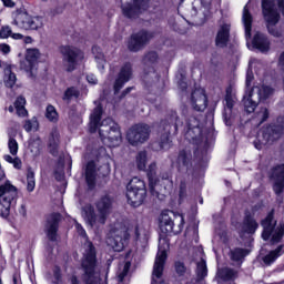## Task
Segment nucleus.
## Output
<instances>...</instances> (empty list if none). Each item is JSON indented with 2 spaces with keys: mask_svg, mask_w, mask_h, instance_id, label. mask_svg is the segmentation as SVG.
<instances>
[{
  "mask_svg": "<svg viewBox=\"0 0 284 284\" xmlns=\"http://www.w3.org/2000/svg\"><path fill=\"white\" fill-rule=\"evenodd\" d=\"M102 114L103 106L99 104L91 113L89 130L92 133L99 130V136L102 143L108 145V148H118V145H121V141L123 140L121 135V128L116 122H114V120H112V118H106L99 123Z\"/></svg>",
  "mask_w": 284,
  "mask_h": 284,
  "instance_id": "obj_1",
  "label": "nucleus"
},
{
  "mask_svg": "<svg viewBox=\"0 0 284 284\" xmlns=\"http://www.w3.org/2000/svg\"><path fill=\"white\" fill-rule=\"evenodd\" d=\"M75 230L78 234L84 239L82 267L85 284H108V276L101 278V274L97 272V248H94L92 242L88 241L85 229L77 222Z\"/></svg>",
  "mask_w": 284,
  "mask_h": 284,
  "instance_id": "obj_2",
  "label": "nucleus"
},
{
  "mask_svg": "<svg viewBox=\"0 0 284 284\" xmlns=\"http://www.w3.org/2000/svg\"><path fill=\"white\" fill-rule=\"evenodd\" d=\"M112 197L103 195L95 202V209L92 204H87L82 207V217L88 227L91 230H99L105 225L108 217L112 214ZM98 212V213H97Z\"/></svg>",
  "mask_w": 284,
  "mask_h": 284,
  "instance_id": "obj_3",
  "label": "nucleus"
},
{
  "mask_svg": "<svg viewBox=\"0 0 284 284\" xmlns=\"http://www.w3.org/2000/svg\"><path fill=\"white\" fill-rule=\"evenodd\" d=\"M183 125V121L179 119L176 112H172L169 118L160 124V139L153 143V150H170V135L178 134L179 128Z\"/></svg>",
  "mask_w": 284,
  "mask_h": 284,
  "instance_id": "obj_4",
  "label": "nucleus"
},
{
  "mask_svg": "<svg viewBox=\"0 0 284 284\" xmlns=\"http://www.w3.org/2000/svg\"><path fill=\"white\" fill-rule=\"evenodd\" d=\"M262 227L263 241H270L271 245H276V243H281L284 236V224L280 223L276 226V220H274V210H272L267 214V216L264 220H262Z\"/></svg>",
  "mask_w": 284,
  "mask_h": 284,
  "instance_id": "obj_5",
  "label": "nucleus"
},
{
  "mask_svg": "<svg viewBox=\"0 0 284 284\" xmlns=\"http://www.w3.org/2000/svg\"><path fill=\"white\" fill-rule=\"evenodd\" d=\"M272 94H274V88L270 85L253 87L248 94H245L243 99L246 112H248V114H252V112L256 110V105H258L261 101L270 99Z\"/></svg>",
  "mask_w": 284,
  "mask_h": 284,
  "instance_id": "obj_6",
  "label": "nucleus"
},
{
  "mask_svg": "<svg viewBox=\"0 0 284 284\" xmlns=\"http://www.w3.org/2000/svg\"><path fill=\"white\" fill-rule=\"evenodd\" d=\"M19 193L17 186L12 185L10 181L0 185V216L8 219L10 216V209L17 205Z\"/></svg>",
  "mask_w": 284,
  "mask_h": 284,
  "instance_id": "obj_7",
  "label": "nucleus"
},
{
  "mask_svg": "<svg viewBox=\"0 0 284 284\" xmlns=\"http://www.w3.org/2000/svg\"><path fill=\"white\" fill-rule=\"evenodd\" d=\"M146 196L148 189L145 187V181L133 178L126 185L128 203L133 207H140V205H143Z\"/></svg>",
  "mask_w": 284,
  "mask_h": 284,
  "instance_id": "obj_8",
  "label": "nucleus"
},
{
  "mask_svg": "<svg viewBox=\"0 0 284 284\" xmlns=\"http://www.w3.org/2000/svg\"><path fill=\"white\" fill-rule=\"evenodd\" d=\"M284 132V118H277V124L266 126L263 129L262 134L258 135L257 140L253 142L256 150H263L264 145L274 143V141L281 139Z\"/></svg>",
  "mask_w": 284,
  "mask_h": 284,
  "instance_id": "obj_9",
  "label": "nucleus"
},
{
  "mask_svg": "<svg viewBox=\"0 0 284 284\" xmlns=\"http://www.w3.org/2000/svg\"><path fill=\"white\" fill-rule=\"evenodd\" d=\"M129 240L130 233L128 232V227L121 223H115L106 239V245L111 247L113 252H123Z\"/></svg>",
  "mask_w": 284,
  "mask_h": 284,
  "instance_id": "obj_10",
  "label": "nucleus"
},
{
  "mask_svg": "<svg viewBox=\"0 0 284 284\" xmlns=\"http://www.w3.org/2000/svg\"><path fill=\"white\" fill-rule=\"evenodd\" d=\"M185 225V219L181 214H176L172 211H164L160 216V230L163 234H170L174 232L179 234Z\"/></svg>",
  "mask_w": 284,
  "mask_h": 284,
  "instance_id": "obj_11",
  "label": "nucleus"
},
{
  "mask_svg": "<svg viewBox=\"0 0 284 284\" xmlns=\"http://www.w3.org/2000/svg\"><path fill=\"white\" fill-rule=\"evenodd\" d=\"M262 12L270 34L281 37V32L275 28L276 23L281 21V13H278L274 0H262Z\"/></svg>",
  "mask_w": 284,
  "mask_h": 284,
  "instance_id": "obj_12",
  "label": "nucleus"
},
{
  "mask_svg": "<svg viewBox=\"0 0 284 284\" xmlns=\"http://www.w3.org/2000/svg\"><path fill=\"white\" fill-rule=\"evenodd\" d=\"M12 19V26H17L21 30H39V28H43V18L39 16L32 17L26 11H14Z\"/></svg>",
  "mask_w": 284,
  "mask_h": 284,
  "instance_id": "obj_13",
  "label": "nucleus"
},
{
  "mask_svg": "<svg viewBox=\"0 0 284 284\" xmlns=\"http://www.w3.org/2000/svg\"><path fill=\"white\" fill-rule=\"evenodd\" d=\"M60 53L62 55V64L67 72H74L79 61H83V51L77 47L62 45L60 48Z\"/></svg>",
  "mask_w": 284,
  "mask_h": 284,
  "instance_id": "obj_14",
  "label": "nucleus"
},
{
  "mask_svg": "<svg viewBox=\"0 0 284 284\" xmlns=\"http://www.w3.org/2000/svg\"><path fill=\"white\" fill-rule=\"evenodd\" d=\"M148 139H150V125L148 124H135L126 133V140L131 145H141Z\"/></svg>",
  "mask_w": 284,
  "mask_h": 284,
  "instance_id": "obj_15",
  "label": "nucleus"
},
{
  "mask_svg": "<svg viewBox=\"0 0 284 284\" xmlns=\"http://www.w3.org/2000/svg\"><path fill=\"white\" fill-rule=\"evenodd\" d=\"M154 39V32L152 31H139L133 33L128 42V49L130 52H139L143 50Z\"/></svg>",
  "mask_w": 284,
  "mask_h": 284,
  "instance_id": "obj_16",
  "label": "nucleus"
},
{
  "mask_svg": "<svg viewBox=\"0 0 284 284\" xmlns=\"http://www.w3.org/2000/svg\"><path fill=\"white\" fill-rule=\"evenodd\" d=\"M187 130L185 132V139L195 145H201V143L206 142L205 138H203V130L201 129V123L194 116L190 118L186 122Z\"/></svg>",
  "mask_w": 284,
  "mask_h": 284,
  "instance_id": "obj_17",
  "label": "nucleus"
},
{
  "mask_svg": "<svg viewBox=\"0 0 284 284\" xmlns=\"http://www.w3.org/2000/svg\"><path fill=\"white\" fill-rule=\"evenodd\" d=\"M175 166L180 174H192L194 172V165L192 164V151L190 149H184L180 151Z\"/></svg>",
  "mask_w": 284,
  "mask_h": 284,
  "instance_id": "obj_18",
  "label": "nucleus"
},
{
  "mask_svg": "<svg viewBox=\"0 0 284 284\" xmlns=\"http://www.w3.org/2000/svg\"><path fill=\"white\" fill-rule=\"evenodd\" d=\"M148 8V0H133V3L126 2L122 4V12L128 19H136V17L145 12Z\"/></svg>",
  "mask_w": 284,
  "mask_h": 284,
  "instance_id": "obj_19",
  "label": "nucleus"
},
{
  "mask_svg": "<svg viewBox=\"0 0 284 284\" xmlns=\"http://www.w3.org/2000/svg\"><path fill=\"white\" fill-rule=\"evenodd\" d=\"M132 74H133L132 63H130V62L124 63L120 68L118 78L115 79V82L113 85L114 92H119V90H121V88H123V85H125L129 81H131Z\"/></svg>",
  "mask_w": 284,
  "mask_h": 284,
  "instance_id": "obj_20",
  "label": "nucleus"
},
{
  "mask_svg": "<svg viewBox=\"0 0 284 284\" xmlns=\"http://www.w3.org/2000/svg\"><path fill=\"white\" fill-rule=\"evenodd\" d=\"M191 105L196 112H203L207 108V95L205 90L196 89L191 94Z\"/></svg>",
  "mask_w": 284,
  "mask_h": 284,
  "instance_id": "obj_21",
  "label": "nucleus"
},
{
  "mask_svg": "<svg viewBox=\"0 0 284 284\" xmlns=\"http://www.w3.org/2000/svg\"><path fill=\"white\" fill-rule=\"evenodd\" d=\"M271 179L274 181L275 194H282L284 189V164L276 165L271 171Z\"/></svg>",
  "mask_w": 284,
  "mask_h": 284,
  "instance_id": "obj_22",
  "label": "nucleus"
},
{
  "mask_svg": "<svg viewBox=\"0 0 284 284\" xmlns=\"http://www.w3.org/2000/svg\"><path fill=\"white\" fill-rule=\"evenodd\" d=\"M59 221H61V214L59 213H53L47 217L45 232L49 241H57Z\"/></svg>",
  "mask_w": 284,
  "mask_h": 284,
  "instance_id": "obj_23",
  "label": "nucleus"
},
{
  "mask_svg": "<svg viewBox=\"0 0 284 284\" xmlns=\"http://www.w3.org/2000/svg\"><path fill=\"white\" fill-rule=\"evenodd\" d=\"M40 58L41 53L38 51V49H29L27 51L26 60L21 63V69L26 72H31Z\"/></svg>",
  "mask_w": 284,
  "mask_h": 284,
  "instance_id": "obj_24",
  "label": "nucleus"
},
{
  "mask_svg": "<svg viewBox=\"0 0 284 284\" xmlns=\"http://www.w3.org/2000/svg\"><path fill=\"white\" fill-rule=\"evenodd\" d=\"M85 181L89 190L97 187V165L94 162H89L85 169Z\"/></svg>",
  "mask_w": 284,
  "mask_h": 284,
  "instance_id": "obj_25",
  "label": "nucleus"
},
{
  "mask_svg": "<svg viewBox=\"0 0 284 284\" xmlns=\"http://www.w3.org/2000/svg\"><path fill=\"white\" fill-rule=\"evenodd\" d=\"M230 41V24H222L217 31L215 43L217 48H225Z\"/></svg>",
  "mask_w": 284,
  "mask_h": 284,
  "instance_id": "obj_26",
  "label": "nucleus"
},
{
  "mask_svg": "<svg viewBox=\"0 0 284 284\" xmlns=\"http://www.w3.org/2000/svg\"><path fill=\"white\" fill-rule=\"evenodd\" d=\"M253 45L256 50H260V52H267V50H270V40H267L265 34L257 32L254 36Z\"/></svg>",
  "mask_w": 284,
  "mask_h": 284,
  "instance_id": "obj_27",
  "label": "nucleus"
},
{
  "mask_svg": "<svg viewBox=\"0 0 284 284\" xmlns=\"http://www.w3.org/2000/svg\"><path fill=\"white\" fill-rule=\"evenodd\" d=\"M49 152L53 156H57V154H59V131L57 129H53L51 131L49 138Z\"/></svg>",
  "mask_w": 284,
  "mask_h": 284,
  "instance_id": "obj_28",
  "label": "nucleus"
},
{
  "mask_svg": "<svg viewBox=\"0 0 284 284\" xmlns=\"http://www.w3.org/2000/svg\"><path fill=\"white\" fill-rule=\"evenodd\" d=\"M92 54L95 59V63L98 64V69L100 71L105 70V55L103 54V50L100 47L94 45L92 48Z\"/></svg>",
  "mask_w": 284,
  "mask_h": 284,
  "instance_id": "obj_29",
  "label": "nucleus"
},
{
  "mask_svg": "<svg viewBox=\"0 0 284 284\" xmlns=\"http://www.w3.org/2000/svg\"><path fill=\"white\" fill-rule=\"evenodd\" d=\"M242 21L244 23L246 38L252 37V14L250 13L247 6L243 9Z\"/></svg>",
  "mask_w": 284,
  "mask_h": 284,
  "instance_id": "obj_30",
  "label": "nucleus"
},
{
  "mask_svg": "<svg viewBox=\"0 0 284 284\" xmlns=\"http://www.w3.org/2000/svg\"><path fill=\"white\" fill-rule=\"evenodd\" d=\"M236 276V271L230 267H223L217 271V278H220L221 281H234Z\"/></svg>",
  "mask_w": 284,
  "mask_h": 284,
  "instance_id": "obj_31",
  "label": "nucleus"
},
{
  "mask_svg": "<svg viewBox=\"0 0 284 284\" xmlns=\"http://www.w3.org/2000/svg\"><path fill=\"white\" fill-rule=\"evenodd\" d=\"M258 230V223L252 216H246L243 223V231L246 234H254Z\"/></svg>",
  "mask_w": 284,
  "mask_h": 284,
  "instance_id": "obj_32",
  "label": "nucleus"
},
{
  "mask_svg": "<svg viewBox=\"0 0 284 284\" xmlns=\"http://www.w3.org/2000/svg\"><path fill=\"white\" fill-rule=\"evenodd\" d=\"M283 254V245L276 247V250L271 251L267 255L263 257V263L266 265H272Z\"/></svg>",
  "mask_w": 284,
  "mask_h": 284,
  "instance_id": "obj_33",
  "label": "nucleus"
},
{
  "mask_svg": "<svg viewBox=\"0 0 284 284\" xmlns=\"http://www.w3.org/2000/svg\"><path fill=\"white\" fill-rule=\"evenodd\" d=\"M135 163L138 170L144 171L148 168V152L140 151L135 156Z\"/></svg>",
  "mask_w": 284,
  "mask_h": 284,
  "instance_id": "obj_34",
  "label": "nucleus"
},
{
  "mask_svg": "<svg viewBox=\"0 0 284 284\" xmlns=\"http://www.w3.org/2000/svg\"><path fill=\"white\" fill-rule=\"evenodd\" d=\"M159 60V54L154 51L148 52L143 58V64L146 68H151V72H154V68L152 65Z\"/></svg>",
  "mask_w": 284,
  "mask_h": 284,
  "instance_id": "obj_35",
  "label": "nucleus"
},
{
  "mask_svg": "<svg viewBox=\"0 0 284 284\" xmlns=\"http://www.w3.org/2000/svg\"><path fill=\"white\" fill-rule=\"evenodd\" d=\"M17 83V74L10 70V68H7L4 70V85L6 88H14V84Z\"/></svg>",
  "mask_w": 284,
  "mask_h": 284,
  "instance_id": "obj_36",
  "label": "nucleus"
},
{
  "mask_svg": "<svg viewBox=\"0 0 284 284\" xmlns=\"http://www.w3.org/2000/svg\"><path fill=\"white\" fill-rule=\"evenodd\" d=\"M131 263L126 262L123 265L122 271L118 274V282L119 284H129L130 280H128V273L130 272Z\"/></svg>",
  "mask_w": 284,
  "mask_h": 284,
  "instance_id": "obj_37",
  "label": "nucleus"
},
{
  "mask_svg": "<svg viewBox=\"0 0 284 284\" xmlns=\"http://www.w3.org/2000/svg\"><path fill=\"white\" fill-rule=\"evenodd\" d=\"M196 275L197 281H203V278L207 276V263L205 262V260H201L200 262H197Z\"/></svg>",
  "mask_w": 284,
  "mask_h": 284,
  "instance_id": "obj_38",
  "label": "nucleus"
},
{
  "mask_svg": "<svg viewBox=\"0 0 284 284\" xmlns=\"http://www.w3.org/2000/svg\"><path fill=\"white\" fill-rule=\"evenodd\" d=\"M179 182V196L180 201H183L187 196V181L184 178H178Z\"/></svg>",
  "mask_w": 284,
  "mask_h": 284,
  "instance_id": "obj_39",
  "label": "nucleus"
},
{
  "mask_svg": "<svg viewBox=\"0 0 284 284\" xmlns=\"http://www.w3.org/2000/svg\"><path fill=\"white\" fill-rule=\"evenodd\" d=\"M34 187H37V181L34 180V171H32V169H28L27 190L28 192H34Z\"/></svg>",
  "mask_w": 284,
  "mask_h": 284,
  "instance_id": "obj_40",
  "label": "nucleus"
},
{
  "mask_svg": "<svg viewBox=\"0 0 284 284\" xmlns=\"http://www.w3.org/2000/svg\"><path fill=\"white\" fill-rule=\"evenodd\" d=\"M250 254V252H247V250L245 248H235L233 251H231V260L232 261H243V258H245V256Z\"/></svg>",
  "mask_w": 284,
  "mask_h": 284,
  "instance_id": "obj_41",
  "label": "nucleus"
},
{
  "mask_svg": "<svg viewBox=\"0 0 284 284\" xmlns=\"http://www.w3.org/2000/svg\"><path fill=\"white\" fill-rule=\"evenodd\" d=\"M23 129L26 130V132H37V130H39V121L37 120V118H32L31 120H26L24 124H23Z\"/></svg>",
  "mask_w": 284,
  "mask_h": 284,
  "instance_id": "obj_42",
  "label": "nucleus"
},
{
  "mask_svg": "<svg viewBox=\"0 0 284 284\" xmlns=\"http://www.w3.org/2000/svg\"><path fill=\"white\" fill-rule=\"evenodd\" d=\"M79 90H77L74 87H71L65 90L63 101H72V99H79Z\"/></svg>",
  "mask_w": 284,
  "mask_h": 284,
  "instance_id": "obj_43",
  "label": "nucleus"
},
{
  "mask_svg": "<svg viewBox=\"0 0 284 284\" xmlns=\"http://www.w3.org/2000/svg\"><path fill=\"white\" fill-rule=\"evenodd\" d=\"M40 148H41V140L40 139H31L29 141V150L32 154H39Z\"/></svg>",
  "mask_w": 284,
  "mask_h": 284,
  "instance_id": "obj_44",
  "label": "nucleus"
},
{
  "mask_svg": "<svg viewBox=\"0 0 284 284\" xmlns=\"http://www.w3.org/2000/svg\"><path fill=\"white\" fill-rule=\"evenodd\" d=\"M175 271L179 276H185V278H190V273L185 268V265L181 262L175 263Z\"/></svg>",
  "mask_w": 284,
  "mask_h": 284,
  "instance_id": "obj_45",
  "label": "nucleus"
},
{
  "mask_svg": "<svg viewBox=\"0 0 284 284\" xmlns=\"http://www.w3.org/2000/svg\"><path fill=\"white\" fill-rule=\"evenodd\" d=\"M223 119L225 125H232L234 121V113L232 112V109H224Z\"/></svg>",
  "mask_w": 284,
  "mask_h": 284,
  "instance_id": "obj_46",
  "label": "nucleus"
},
{
  "mask_svg": "<svg viewBox=\"0 0 284 284\" xmlns=\"http://www.w3.org/2000/svg\"><path fill=\"white\" fill-rule=\"evenodd\" d=\"M45 116L47 119H49V121H57L59 116V114L57 113V109L52 105H48Z\"/></svg>",
  "mask_w": 284,
  "mask_h": 284,
  "instance_id": "obj_47",
  "label": "nucleus"
},
{
  "mask_svg": "<svg viewBox=\"0 0 284 284\" xmlns=\"http://www.w3.org/2000/svg\"><path fill=\"white\" fill-rule=\"evenodd\" d=\"M8 145H9L10 154H12L13 156H17V152H19V143H17V140H14V138H10Z\"/></svg>",
  "mask_w": 284,
  "mask_h": 284,
  "instance_id": "obj_48",
  "label": "nucleus"
},
{
  "mask_svg": "<svg viewBox=\"0 0 284 284\" xmlns=\"http://www.w3.org/2000/svg\"><path fill=\"white\" fill-rule=\"evenodd\" d=\"M268 118L270 111H267V108H262L260 112H257V120L260 121V123H265Z\"/></svg>",
  "mask_w": 284,
  "mask_h": 284,
  "instance_id": "obj_49",
  "label": "nucleus"
},
{
  "mask_svg": "<svg viewBox=\"0 0 284 284\" xmlns=\"http://www.w3.org/2000/svg\"><path fill=\"white\" fill-rule=\"evenodd\" d=\"M8 37H12V29L8 26L2 27L0 30V39H8Z\"/></svg>",
  "mask_w": 284,
  "mask_h": 284,
  "instance_id": "obj_50",
  "label": "nucleus"
},
{
  "mask_svg": "<svg viewBox=\"0 0 284 284\" xmlns=\"http://www.w3.org/2000/svg\"><path fill=\"white\" fill-rule=\"evenodd\" d=\"M234 108V98H232V93H226L225 95V109L232 110Z\"/></svg>",
  "mask_w": 284,
  "mask_h": 284,
  "instance_id": "obj_51",
  "label": "nucleus"
},
{
  "mask_svg": "<svg viewBox=\"0 0 284 284\" xmlns=\"http://www.w3.org/2000/svg\"><path fill=\"white\" fill-rule=\"evenodd\" d=\"M148 176L150 181H152L153 176H156V164L154 162L149 165Z\"/></svg>",
  "mask_w": 284,
  "mask_h": 284,
  "instance_id": "obj_52",
  "label": "nucleus"
},
{
  "mask_svg": "<svg viewBox=\"0 0 284 284\" xmlns=\"http://www.w3.org/2000/svg\"><path fill=\"white\" fill-rule=\"evenodd\" d=\"M252 81H254V73L252 72L251 69H248L246 72V81H245L246 88H250V85H252Z\"/></svg>",
  "mask_w": 284,
  "mask_h": 284,
  "instance_id": "obj_53",
  "label": "nucleus"
},
{
  "mask_svg": "<svg viewBox=\"0 0 284 284\" xmlns=\"http://www.w3.org/2000/svg\"><path fill=\"white\" fill-rule=\"evenodd\" d=\"M14 108H26V98L20 95L14 102Z\"/></svg>",
  "mask_w": 284,
  "mask_h": 284,
  "instance_id": "obj_54",
  "label": "nucleus"
},
{
  "mask_svg": "<svg viewBox=\"0 0 284 284\" xmlns=\"http://www.w3.org/2000/svg\"><path fill=\"white\" fill-rule=\"evenodd\" d=\"M18 116H28V110L26 106H16Z\"/></svg>",
  "mask_w": 284,
  "mask_h": 284,
  "instance_id": "obj_55",
  "label": "nucleus"
},
{
  "mask_svg": "<svg viewBox=\"0 0 284 284\" xmlns=\"http://www.w3.org/2000/svg\"><path fill=\"white\" fill-rule=\"evenodd\" d=\"M87 81H88V83H91V85H97V83H99V80L97 79V75H94V74L87 75Z\"/></svg>",
  "mask_w": 284,
  "mask_h": 284,
  "instance_id": "obj_56",
  "label": "nucleus"
},
{
  "mask_svg": "<svg viewBox=\"0 0 284 284\" xmlns=\"http://www.w3.org/2000/svg\"><path fill=\"white\" fill-rule=\"evenodd\" d=\"M0 52H3L4 54H10V45L0 44Z\"/></svg>",
  "mask_w": 284,
  "mask_h": 284,
  "instance_id": "obj_57",
  "label": "nucleus"
},
{
  "mask_svg": "<svg viewBox=\"0 0 284 284\" xmlns=\"http://www.w3.org/2000/svg\"><path fill=\"white\" fill-rule=\"evenodd\" d=\"M12 165L16 170H21V160L19 158H14Z\"/></svg>",
  "mask_w": 284,
  "mask_h": 284,
  "instance_id": "obj_58",
  "label": "nucleus"
},
{
  "mask_svg": "<svg viewBox=\"0 0 284 284\" xmlns=\"http://www.w3.org/2000/svg\"><path fill=\"white\" fill-rule=\"evenodd\" d=\"M54 278L57 281H61V268L55 267V270H54Z\"/></svg>",
  "mask_w": 284,
  "mask_h": 284,
  "instance_id": "obj_59",
  "label": "nucleus"
},
{
  "mask_svg": "<svg viewBox=\"0 0 284 284\" xmlns=\"http://www.w3.org/2000/svg\"><path fill=\"white\" fill-rule=\"evenodd\" d=\"M201 4L204 7V8H207V6H210V3H212V0H200Z\"/></svg>",
  "mask_w": 284,
  "mask_h": 284,
  "instance_id": "obj_60",
  "label": "nucleus"
},
{
  "mask_svg": "<svg viewBox=\"0 0 284 284\" xmlns=\"http://www.w3.org/2000/svg\"><path fill=\"white\" fill-rule=\"evenodd\" d=\"M199 282V280H195V278H191V280H187L186 282H182L181 284H196Z\"/></svg>",
  "mask_w": 284,
  "mask_h": 284,
  "instance_id": "obj_61",
  "label": "nucleus"
},
{
  "mask_svg": "<svg viewBox=\"0 0 284 284\" xmlns=\"http://www.w3.org/2000/svg\"><path fill=\"white\" fill-rule=\"evenodd\" d=\"M4 161H7V163H13L14 158H12L11 155H4Z\"/></svg>",
  "mask_w": 284,
  "mask_h": 284,
  "instance_id": "obj_62",
  "label": "nucleus"
},
{
  "mask_svg": "<svg viewBox=\"0 0 284 284\" xmlns=\"http://www.w3.org/2000/svg\"><path fill=\"white\" fill-rule=\"evenodd\" d=\"M280 65L284 68V52L280 55Z\"/></svg>",
  "mask_w": 284,
  "mask_h": 284,
  "instance_id": "obj_63",
  "label": "nucleus"
},
{
  "mask_svg": "<svg viewBox=\"0 0 284 284\" xmlns=\"http://www.w3.org/2000/svg\"><path fill=\"white\" fill-rule=\"evenodd\" d=\"M71 284H79V280H77V276L71 277Z\"/></svg>",
  "mask_w": 284,
  "mask_h": 284,
  "instance_id": "obj_64",
  "label": "nucleus"
}]
</instances>
